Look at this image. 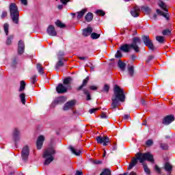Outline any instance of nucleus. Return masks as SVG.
<instances>
[{"label": "nucleus", "instance_id": "nucleus-1", "mask_svg": "<svg viewBox=\"0 0 175 175\" xmlns=\"http://www.w3.org/2000/svg\"><path fill=\"white\" fill-rule=\"evenodd\" d=\"M135 157H133L131 159V161L129 165V170H131V169H133L136 165H137V161H139V163H143L144 161H148V162H150L151 163H154V156L150 153V152H137L135 154Z\"/></svg>", "mask_w": 175, "mask_h": 175}, {"label": "nucleus", "instance_id": "nucleus-2", "mask_svg": "<svg viewBox=\"0 0 175 175\" xmlns=\"http://www.w3.org/2000/svg\"><path fill=\"white\" fill-rule=\"evenodd\" d=\"M111 109H117L120 106V102H125V94L124 90L116 85L113 88V95L111 98Z\"/></svg>", "mask_w": 175, "mask_h": 175}, {"label": "nucleus", "instance_id": "nucleus-3", "mask_svg": "<svg viewBox=\"0 0 175 175\" xmlns=\"http://www.w3.org/2000/svg\"><path fill=\"white\" fill-rule=\"evenodd\" d=\"M137 43L140 44L142 43V40L138 37H135L133 38V43L129 44H124L120 46V51L123 53H129L131 51V49H133L135 53H139L140 51V48L137 46Z\"/></svg>", "mask_w": 175, "mask_h": 175}, {"label": "nucleus", "instance_id": "nucleus-4", "mask_svg": "<svg viewBox=\"0 0 175 175\" xmlns=\"http://www.w3.org/2000/svg\"><path fill=\"white\" fill-rule=\"evenodd\" d=\"M55 154V150L53 146L49 147L44 150L43 157L46 158L44 165H50L51 162L54 161V154Z\"/></svg>", "mask_w": 175, "mask_h": 175}, {"label": "nucleus", "instance_id": "nucleus-5", "mask_svg": "<svg viewBox=\"0 0 175 175\" xmlns=\"http://www.w3.org/2000/svg\"><path fill=\"white\" fill-rule=\"evenodd\" d=\"M10 17L14 23V24H18V17L20 16V13L18 12V8H17V5L14 3H12L10 5Z\"/></svg>", "mask_w": 175, "mask_h": 175}, {"label": "nucleus", "instance_id": "nucleus-6", "mask_svg": "<svg viewBox=\"0 0 175 175\" xmlns=\"http://www.w3.org/2000/svg\"><path fill=\"white\" fill-rule=\"evenodd\" d=\"M142 41L146 47H148L150 50H152V51H154L155 47L154 46L152 40L150 39V36H142Z\"/></svg>", "mask_w": 175, "mask_h": 175}, {"label": "nucleus", "instance_id": "nucleus-7", "mask_svg": "<svg viewBox=\"0 0 175 175\" xmlns=\"http://www.w3.org/2000/svg\"><path fill=\"white\" fill-rule=\"evenodd\" d=\"M96 140L98 144H102L103 146H108L109 143H110V139L107 136H103L100 135L98 137H96Z\"/></svg>", "mask_w": 175, "mask_h": 175}, {"label": "nucleus", "instance_id": "nucleus-8", "mask_svg": "<svg viewBox=\"0 0 175 175\" xmlns=\"http://www.w3.org/2000/svg\"><path fill=\"white\" fill-rule=\"evenodd\" d=\"M29 156V148L28 146L23 147L21 152V157L23 161L25 162L28 161V157Z\"/></svg>", "mask_w": 175, "mask_h": 175}, {"label": "nucleus", "instance_id": "nucleus-9", "mask_svg": "<svg viewBox=\"0 0 175 175\" xmlns=\"http://www.w3.org/2000/svg\"><path fill=\"white\" fill-rule=\"evenodd\" d=\"M56 91L57 94H65V92H68V88L66 85H64V84L59 83L56 87Z\"/></svg>", "mask_w": 175, "mask_h": 175}, {"label": "nucleus", "instance_id": "nucleus-10", "mask_svg": "<svg viewBox=\"0 0 175 175\" xmlns=\"http://www.w3.org/2000/svg\"><path fill=\"white\" fill-rule=\"evenodd\" d=\"M173 121H174V116L173 115H168L163 118V124L164 125H169V124H172Z\"/></svg>", "mask_w": 175, "mask_h": 175}, {"label": "nucleus", "instance_id": "nucleus-11", "mask_svg": "<svg viewBox=\"0 0 175 175\" xmlns=\"http://www.w3.org/2000/svg\"><path fill=\"white\" fill-rule=\"evenodd\" d=\"M46 32L49 36H57V31L53 25H49L46 29Z\"/></svg>", "mask_w": 175, "mask_h": 175}, {"label": "nucleus", "instance_id": "nucleus-12", "mask_svg": "<svg viewBox=\"0 0 175 175\" xmlns=\"http://www.w3.org/2000/svg\"><path fill=\"white\" fill-rule=\"evenodd\" d=\"M75 105H76V100H72L70 101H68L64 105L63 110H64L65 111L70 110V109H72V107H73Z\"/></svg>", "mask_w": 175, "mask_h": 175}, {"label": "nucleus", "instance_id": "nucleus-13", "mask_svg": "<svg viewBox=\"0 0 175 175\" xmlns=\"http://www.w3.org/2000/svg\"><path fill=\"white\" fill-rule=\"evenodd\" d=\"M44 142V137L43 135L39 136L36 142V146L38 150H40L42 147H43Z\"/></svg>", "mask_w": 175, "mask_h": 175}, {"label": "nucleus", "instance_id": "nucleus-14", "mask_svg": "<svg viewBox=\"0 0 175 175\" xmlns=\"http://www.w3.org/2000/svg\"><path fill=\"white\" fill-rule=\"evenodd\" d=\"M25 49V46L24 45V42L23 40H20L18 44V53L21 55L24 54V49Z\"/></svg>", "mask_w": 175, "mask_h": 175}, {"label": "nucleus", "instance_id": "nucleus-15", "mask_svg": "<svg viewBox=\"0 0 175 175\" xmlns=\"http://www.w3.org/2000/svg\"><path fill=\"white\" fill-rule=\"evenodd\" d=\"M88 81H90V77H87L85 79L83 80L82 84L77 88V91H81L84 87H87V84H88Z\"/></svg>", "mask_w": 175, "mask_h": 175}, {"label": "nucleus", "instance_id": "nucleus-16", "mask_svg": "<svg viewBox=\"0 0 175 175\" xmlns=\"http://www.w3.org/2000/svg\"><path fill=\"white\" fill-rule=\"evenodd\" d=\"M131 14L133 17H139V14H140V8L138 6L134 7L133 10L131 11Z\"/></svg>", "mask_w": 175, "mask_h": 175}, {"label": "nucleus", "instance_id": "nucleus-17", "mask_svg": "<svg viewBox=\"0 0 175 175\" xmlns=\"http://www.w3.org/2000/svg\"><path fill=\"white\" fill-rule=\"evenodd\" d=\"M164 169L168 174H172V172H173V165L170 164V163H165L164 165Z\"/></svg>", "mask_w": 175, "mask_h": 175}, {"label": "nucleus", "instance_id": "nucleus-18", "mask_svg": "<svg viewBox=\"0 0 175 175\" xmlns=\"http://www.w3.org/2000/svg\"><path fill=\"white\" fill-rule=\"evenodd\" d=\"M88 10L87 8H84V9H82L81 11L78 12L77 16L78 20L83 18V17L84 16V14H85Z\"/></svg>", "mask_w": 175, "mask_h": 175}, {"label": "nucleus", "instance_id": "nucleus-19", "mask_svg": "<svg viewBox=\"0 0 175 175\" xmlns=\"http://www.w3.org/2000/svg\"><path fill=\"white\" fill-rule=\"evenodd\" d=\"M94 18V14L92 12H88L85 16V20L87 21V23H91V21L93 20Z\"/></svg>", "mask_w": 175, "mask_h": 175}, {"label": "nucleus", "instance_id": "nucleus-20", "mask_svg": "<svg viewBox=\"0 0 175 175\" xmlns=\"http://www.w3.org/2000/svg\"><path fill=\"white\" fill-rule=\"evenodd\" d=\"M64 61H66L64 57H59V61L56 64V69H59L61 66H64Z\"/></svg>", "mask_w": 175, "mask_h": 175}, {"label": "nucleus", "instance_id": "nucleus-21", "mask_svg": "<svg viewBox=\"0 0 175 175\" xmlns=\"http://www.w3.org/2000/svg\"><path fill=\"white\" fill-rule=\"evenodd\" d=\"M158 5H159V8H161V9L164 10V12H168L167 6L166 5V3H165L163 1H159L158 2Z\"/></svg>", "mask_w": 175, "mask_h": 175}, {"label": "nucleus", "instance_id": "nucleus-22", "mask_svg": "<svg viewBox=\"0 0 175 175\" xmlns=\"http://www.w3.org/2000/svg\"><path fill=\"white\" fill-rule=\"evenodd\" d=\"M157 14H159V16H163V17H165L167 21H169V14L168 13H163L161 10L157 9L156 10Z\"/></svg>", "mask_w": 175, "mask_h": 175}, {"label": "nucleus", "instance_id": "nucleus-23", "mask_svg": "<svg viewBox=\"0 0 175 175\" xmlns=\"http://www.w3.org/2000/svg\"><path fill=\"white\" fill-rule=\"evenodd\" d=\"M92 27H88V28L83 30V35L84 36H88V35H91L92 33Z\"/></svg>", "mask_w": 175, "mask_h": 175}, {"label": "nucleus", "instance_id": "nucleus-24", "mask_svg": "<svg viewBox=\"0 0 175 175\" xmlns=\"http://www.w3.org/2000/svg\"><path fill=\"white\" fill-rule=\"evenodd\" d=\"M118 66L120 68V70L124 72L125 70V68L126 67V64H125L124 62L119 60L118 63Z\"/></svg>", "mask_w": 175, "mask_h": 175}, {"label": "nucleus", "instance_id": "nucleus-25", "mask_svg": "<svg viewBox=\"0 0 175 175\" xmlns=\"http://www.w3.org/2000/svg\"><path fill=\"white\" fill-rule=\"evenodd\" d=\"M36 68L38 70V73H40V75H44V68H43V66H42L41 64L38 63L36 65Z\"/></svg>", "mask_w": 175, "mask_h": 175}, {"label": "nucleus", "instance_id": "nucleus-26", "mask_svg": "<svg viewBox=\"0 0 175 175\" xmlns=\"http://www.w3.org/2000/svg\"><path fill=\"white\" fill-rule=\"evenodd\" d=\"M142 165H143V167L145 173L147 175L151 174V170H150V168H148V166L147 165V164L144 162L142 163Z\"/></svg>", "mask_w": 175, "mask_h": 175}, {"label": "nucleus", "instance_id": "nucleus-27", "mask_svg": "<svg viewBox=\"0 0 175 175\" xmlns=\"http://www.w3.org/2000/svg\"><path fill=\"white\" fill-rule=\"evenodd\" d=\"M65 100H66V98H65L64 96H62V97H59V98H57V100H55V105H59L61 103H64L65 102Z\"/></svg>", "mask_w": 175, "mask_h": 175}, {"label": "nucleus", "instance_id": "nucleus-28", "mask_svg": "<svg viewBox=\"0 0 175 175\" xmlns=\"http://www.w3.org/2000/svg\"><path fill=\"white\" fill-rule=\"evenodd\" d=\"M70 150H71L72 154H75V155L79 156V155H80V154H81V151L75 149V148H73V146H70Z\"/></svg>", "mask_w": 175, "mask_h": 175}, {"label": "nucleus", "instance_id": "nucleus-29", "mask_svg": "<svg viewBox=\"0 0 175 175\" xmlns=\"http://www.w3.org/2000/svg\"><path fill=\"white\" fill-rule=\"evenodd\" d=\"M55 25L58 27V28H65L66 25L61 21L57 20L55 23Z\"/></svg>", "mask_w": 175, "mask_h": 175}, {"label": "nucleus", "instance_id": "nucleus-30", "mask_svg": "<svg viewBox=\"0 0 175 175\" xmlns=\"http://www.w3.org/2000/svg\"><path fill=\"white\" fill-rule=\"evenodd\" d=\"M83 92L85 95H87L86 100H91V94H90V91H88L87 89H83Z\"/></svg>", "mask_w": 175, "mask_h": 175}, {"label": "nucleus", "instance_id": "nucleus-31", "mask_svg": "<svg viewBox=\"0 0 175 175\" xmlns=\"http://www.w3.org/2000/svg\"><path fill=\"white\" fill-rule=\"evenodd\" d=\"M71 81H72V78L67 77L64 79L63 84H64V85H70Z\"/></svg>", "mask_w": 175, "mask_h": 175}, {"label": "nucleus", "instance_id": "nucleus-32", "mask_svg": "<svg viewBox=\"0 0 175 175\" xmlns=\"http://www.w3.org/2000/svg\"><path fill=\"white\" fill-rule=\"evenodd\" d=\"M14 38V35H10L7 38V40H6V44H12V40H13Z\"/></svg>", "mask_w": 175, "mask_h": 175}, {"label": "nucleus", "instance_id": "nucleus-33", "mask_svg": "<svg viewBox=\"0 0 175 175\" xmlns=\"http://www.w3.org/2000/svg\"><path fill=\"white\" fill-rule=\"evenodd\" d=\"M109 90H110V86L108 84H105L103 88V90H101V92H106L107 94Z\"/></svg>", "mask_w": 175, "mask_h": 175}, {"label": "nucleus", "instance_id": "nucleus-34", "mask_svg": "<svg viewBox=\"0 0 175 175\" xmlns=\"http://www.w3.org/2000/svg\"><path fill=\"white\" fill-rule=\"evenodd\" d=\"M100 175H111V171L107 168H105Z\"/></svg>", "mask_w": 175, "mask_h": 175}, {"label": "nucleus", "instance_id": "nucleus-35", "mask_svg": "<svg viewBox=\"0 0 175 175\" xmlns=\"http://www.w3.org/2000/svg\"><path fill=\"white\" fill-rule=\"evenodd\" d=\"M128 72H129V76H131V77H132V76H133V75H134V70H133V66L128 67Z\"/></svg>", "mask_w": 175, "mask_h": 175}, {"label": "nucleus", "instance_id": "nucleus-36", "mask_svg": "<svg viewBox=\"0 0 175 175\" xmlns=\"http://www.w3.org/2000/svg\"><path fill=\"white\" fill-rule=\"evenodd\" d=\"M24 90H25V81H21L19 92H21L22 91H24Z\"/></svg>", "mask_w": 175, "mask_h": 175}, {"label": "nucleus", "instance_id": "nucleus-37", "mask_svg": "<svg viewBox=\"0 0 175 175\" xmlns=\"http://www.w3.org/2000/svg\"><path fill=\"white\" fill-rule=\"evenodd\" d=\"M4 31L5 33V35H9V24L5 23L3 25Z\"/></svg>", "mask_w": 175, "mask_h": 175}, {"label": "nucleus", "instance_id": "nucleus-38", "mask_svg": "<svg viewBox=\"0 0 175 175\" xmlns=\"http://www.w3.org/2000/svg\"><path fill=\"white\" fill-rule=\"evenodd\" d=\"M90 38H92V39H99V38H100V34L94 32L91 34Z\"/></svg>", "mask_w": 175, "mask_h": 175}, {"label": "nucleus", "instance_id": "nucleus-39", "mask_svg": "<svg viewBox=\"0 0 175 175\" xmlns=\"http://www.w3.org/2000/svg\"><path fill=\"white\" fill-rule=\"evenodd\" d=\"M18 135H20V131H18V129H15L14 130V139H15V140H17V137L18 136Z\"/></svg>", "mask_w": 175, "mask_h": 175}, {"label": "nucleus", "instance_id": "nucleus-40", "mask_svg": "<svg viewBox=\"0 0 175 175\" xmlns=\"http://www.w3.org/2000/svg\"><path fill=\"white\" fill-rule=\"evenodd\" d=\"M20 98H21V100L23 105H25V102H26V100H25V94H24V93L21 94H20Z\"/></svg>", "mask_w": 175, "mask_h": 175}, {"label": "nucleus", "instance_id": "nucleus-41", "mask_svg": "<svg viewBox=\"0 0 175 175\" xmlns=\"http://www.w3.org/2000/svg\"><path fill=\"white\" fill-rule=\"evenodd\" d=\"M156 40H157L159 43H163V42H165V38H163V36H159L156 37Z\"/></svg>", "mask_w": 175, "mask_h": 175}, {"label": "nucleus", "instance_id": "nucleus-42", "mask_svg": "<svg viewBox=\"0 0 175 175\" xmlns=\"http://www.w3.org/2000/svg\"><path fill=\"white\" fill-rule=\"evenodd\" d=\"M163 35H164L165 36H167V35H170V33H172V30L167 29L165 30H163L162 31Z\"/></svg>", "mask_w": 175, "mask_h": 175}, {"label": "nucleus", "instance_id": "nucleus-43", "mask_svg": "<svg viewBox=\"0 0 175 175\" xmlns=\"http://www.w3.org/2000/svg\"><path fill=\"white\" fill-rule=\"evenodd\" d=\"M38 77V76L36 75H33L31 79H30V81L32 84H36V78Z\"/></svg>", "mask_w": 175, "mask_h": 175}, {"label": "nucleus", "instance_id": "nucleus-44", "mask_svg": "<svg viewBox=\"0 0 175 175\" xmlns=\"http://www.w3.org/2000/svg\"><path fill=\"white\" fill-rule=\"evenodd\" d=\"M91 162L94 165H100V164H102V161H100V160H94V159H92Z\"/></svg>", "mask_w": 175, "mask_h": 175}, {"label": "nucleus", "instance_id": "nucleus-45", "mask_svg": "<svg viewBox=\"0 0 175 175\" xmlns=\"http://www.w3.org/2000/svg\"><path fill=\"white\" fill-rule=\"evenodd\" d=\"M96 14H97L98 16H105V13L102 10H98L96 11Z\"/></svg>", "mask_w": 175, "mask_h": 175}, {"label": "nucleus", "instance_id": "nucleus-46", "mask_svg": "<svg viewBox=\"0 0 175 175\" xmlns=\"http://www.w3.org/2000/svg\"><path fill=\"white\" fill-rule=\"evenodd\" d=\"M146 146H148V147L151 146L152 144H154V142L152 141V139H148L146 142Z\"/></svg>", "mask_w": 175, "mask_h": 175}, {"label": "nucleus", "instance_id": "nucleus-47", "mask_svg": "<svg viewBox=\"0 0 175 175\" xmlns=\"http://www.w3.org/2000/svg\"><path fill=\"white\" fill-rule=\"evenodd\" d=\"M160 147L162 150H167V148H169V146L166 144H161Z\"/></svg>", "mask_w": 175, "mask_h": 175}, {"label": "nucleus", "instance_id": "nucleus-48", "mask_svg": "<svg viewBox=\"0 0 175 175\" xmlns=\"http://www.w3.org/2000/svg\"><path fill=\"white\" fill-rule=\"evenodd\" d=\"M122 57V53H121V51H118L116 54V58H121Z\"/></svg>", "mask_w": 175, "mask_h": 175}, {"label": "nucleus", "instance_id": "nucleus-49", "mask_svg": "<svg viewBox=\"0 0 175 175\" xmlns=\"http://www.w3.org/2000/svg\"><path fill=\"white\" fill-rule=\"evenodd\" d=\"M89 89L92 91H96V90H98V87H96V85H90L89 87Z\"/></svg>", "mask_w": 175, "mask_h": 175}, {"label": "nucleus", "instance_id": "nucleus-50", "mask_svg": "<svg viewBox=\"0 0 175 175\" xmlns=\"http://www.w3.org/2000/svg\"><path fill=\"white\" fill-rule=\"evenodd\" d=\"M98 110H99L98 108H93L92 109H90L89 112L90 113V114H92V113H95V111H98Z\"/></svg>", "mask_w": 175, "mask_h": 175}, {"label": "nucleus", "instance_id": "nucleus-51", "mask_svg": "<svg viewBox=\"0 0 175 175\" xmlns=\"http://www.w3.org/2000/svg\"><path fill=\"white\" fill-rule=\"evenodd\" d=\"M64 55H65L64 52H59V53H58V59H59V57L60 58H64Z\"/></svg>", "mask_w": 175, "mask_h": 175}, {"label": "nucleus", "instance_id": "nucleus-52", "mask_svg": "<svg viewBox=\"0 0 175 175\" xmlns=\"http://www.w3.org/2000/svg\"><path fill=\"white\" fill-rule=\"evenodd\" d=\"M100 118H107V114L105 112L101 113Z\"/></svg>", "mask_w": 175, "mask_h": 175}, {"label": "nucleus", "instance_id": "nucleus-53", "mask_svg": "<svg viewBox=\"0 0 175 175\" xmlns=\"http://www.w3.org/2000/svg\"><path fill=\"white\" fill-rule=\"evenodd\" d=\"M154 59V56L153 55H149L148 57V59L146 60L147 62H150V61H152Z\"/></svg>", "mask_w": 175, "mask_h": 175}, {"label": "nucleus", "instance_id": "nucleus-54", "mask_svg": "<svg viewBox=\"0 0 175 175\" xmlns=\"http://www.w3.org/2000/svg\"><path fill=\"white\" fill-rule=\"evenodd\" d=\"M154 169H155L156 172H157V173H159V174H161V168H159V167H158V165H155Z\"/></svg>", "mask_w": 175, "mask_h": 175}, {"label": "nucleus", "instance_id": "nucleus-55", "mask_svg": "<svg viewBox=\"0 0 175 175\" xmlns=\"http://www.w3.org/2000/svg\"><path fill=\"white\" fill-rule=\"evenodd\" d=\"M8 16V12L3 11L1 14V18H5Z\"/></svg>", "mask_w": 175, "mask_h": 175}, {"label": "nucleus", "instance_id": "nucleus-56", "mask_svg": "<svg viewBox=\"0 0 175 175\" xmlns=\"http://www.w3.org/2000/svg\"><path fill=\"white\" fill-rule=\"evenodd\" d=\"M124 120H129V118H131V116H129V114H125L123 116Z\"/></svg>", "mask_w": 175, "mask_h": 175}, {"label": "nucleus", "instance_id": "nucleus-57", "mask_svg": "<svg viewBox=\"0 0 175 175\" xmlns=\"http://www.w3.org/2000/svg\"><path fill=\"white\" fill-rule=\"evenodd\" d=\"M20 1L23 5H27L28 4V2L27 0H20Z\"/></svg>", "mask_w": 175, "mask_h": 175}, {"label": "nucleus", "instance_id": "nucleus-58", "mask_svg": "<svg viewBox=\"0 0 175 175\" xmlns=\"http://www.w3.org/2000/svg\"><path fill=\"white\" fill-rule=\"evenodd\" d=\"M70 0H60V1L62 2V3H63V5H66L68 2H69Z\"/></svg>", "mask_w": 175, "mask_h": 175}, {"label": "nucleus", "instance_id": "nucleus-59", "mask_svg": "<svg viewBox=\"0 0 175 175\" xmlns=\"http://www.w3.org/2000/svg\"><path fill=\"white\" fill-rule=\"evenodd\" d=\"M75 175H83V172H81V171H77Z\"/></svg>", "mask_w": 175, "mask_h": 175}, {"label": "nucleus", "instance_id": "nucleus-60", "mask_svg": "<svg viewBox=\"0 0 175 175\" xmlns=\"http://www.w3.org/2000/svg\"><path fill=\"white\" fill-rule=\"evenodd\" d=\"M57 9H59V10L64 9V5H59L57 6Z\"/></svg>", "mask_w": 175, "mask_h": 175}, {"label": "nucleus", "instance_id": "nucleus-61", "mask_svg": "<svg viewBox=\"0 0 175 175\" xmlns=\"http://www.w3.org/2000/svg\"><path fill=\"white\" fill-rule=\"evenodd\" d=\"M131 59H132V61H135V59H136V55H131Z\"/></svg>", "mask_w": 175, "mask_h": 175}, {"label": "nucleus", "instance_id": "nucleus-62", "mask_svg": "<svg viewBox=\"0 0 175 175\" xmlns=\"http://www.w3.org/2000/svg\"><path fill=\"white\" fill-rule=\"evenodd\" d=\"M144 10L145 11V12H150V8H148V7H145L144 8Z\"/></svg>", "mask_w": 175, "mask_h": 175}, {"label": "nucleus", "instance_id": "nucleus-63", "mask_svg": "<svg viewBox=\"0 0 175 175\" xmlns=\"http://www.w3.org/2000/svg\"><path fill=\"white\" fill-rule=\"evenodd\" d=\"M79 59H81V61L87 59V57H79Z\"/></svg>", "mask_w": 175, "mask_h": 175}, {"label": "nucleus", "instance_id": "nucleus-64", "mask_svg": "<svg viewBox=\"0 0 175 175\" xmlns=\"http://www.w3.org/2000/svg\"><path fill=\"white\" fill-rule=\"evenodd\" d=\"M129 175H137V174L135 172H131Z\"/></svg>", "mask_w": 175, "mask_h": 175}]
</instances>
